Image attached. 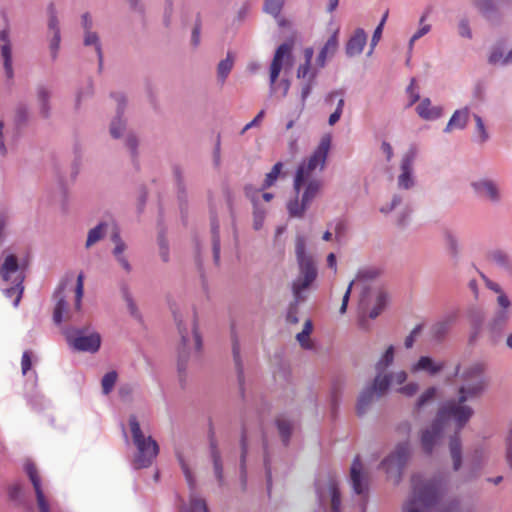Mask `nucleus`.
I'll return each mask as SVG.
<instances>
[{
  "mask_svg": "<svg viewBox=\"0 0 512 512\" xmlns=\"http://www.w3.org/2000/svg\"><path fill=\"white\" fill-rule=\"evenodd\" d=\"M488 366L485 362L476 361L461 369V364L455 366L453 376L459 377L461 384L457 388V394L474 400L483 396L490 386V377L487 373Z\"/></svg>",
  "mask_w": 512,
  "mask_h": 512,
  "instance_id": "f257e3e1",
  "label": "nucleus"
},
{
  "mask_svg": "<svg viewBox=\"0 0 512 512\" xmlns=\"http://www.w3.org/2000/svg\"><path fill=\"white\" fill-rule=\"evenodd\" d=\"M132 441L136 453L132 462L134 469H143L151 466L159 453V445L152 436H145L140 427L137 416L132 414L128 419Z\"/></svg>",
  "mask_w": 512,
  "mask_h": 512,
  "instance_id": "f03ea898",
  "label": "nucleus"
},
{
  "mask_svg": "<svg viewBox=\"0 0 512 512\" xmlns=\"http://www.w3.org/2000/svg\"><path fill=\"white\" fill-rule=\"evenodd\" d=\"M470 401L466 396L457 394V398L445 401L436 416L441 419L445 426V422L452 420L455 422L458 431L463 429L474 415V409L466 403Z\"/></svg>",
  "mask_w": 512,
  "mask_h": 512,
  "instance_id": "7ed1b4c3",
  "label": "nucleus"
},
{
  "mask_svg": "<svg viewBox=\"0 0 512 512\" xmlns=\"http://www.w3.org/2000/svg\"><path fill=\"white\" fill-rule=\"evenodd\" d=\"M410 457L407 441L400 442L379 464V469L387 475V480H402V473Z\"/></svg>",
  "mask_w": 512,
  "mask_h": 512,
  "instance_id": "20e7f679",
  "label": "nucleus"
},
{
  "mask_svg": "<svg viewBox=\"0 0 512 512\" xmlns=\"http://www.w3.org/2000/svg\"><path fill=\"white\" fill-rule=\"evenodd\" d=\"M67 344L77 352L94 354L101 347V336L98 332L86 334L85 329L67 327L63 330Z\"/></svg>",
  "mask_w": 512,
  "mask_h": 512,
  "instance_id": "39448f33",
  "label": "nucleus"
},
{
  "mask_svg": "<svg viewBox=\"0 0 512 512\" xmlns=\"http://www.w3.org/2000/svg\"><path fill=\"white\" fill-rule=\"evenodd\" d=\"M304 186V191L295 193L294 198L286 204V209L291 218H303L305 211L321 190L322 182L319 179H311Z\"/></svg>",
  "mask_w": 512,
  "mask_h": 512,
  "instance_id": "423d86ee",
  "label": "nucleus"
},
{
  "mask_svg": "<svg viewBox=\"0 0 512 512\" xmlns=\"http://www.w3.org/2000/svg\"><path fill=\"white\" fill-rule=\"evenodd\" d=\"M173 317L176 323L181 344L178 350V362H177V370L179 374V381L182 387H184L186 369L189 359V348H190V336L188 333V329L186 325L183 323L182 316L175 310H173Z\"/></svg>",
  "mask_w": 512,
  "mask_h": 512,
  "instance_id": "0eeeda50",
  "label": "nucleus"
},
{
  "mask_svg": "<svg viewBox=\"0 0 512 512\" xmlns=\"http://www.w3.org/2000/svg\"><path fill=\"white\" fill-rule=\"evenodd\" d=\"M497 309L488 323V329L494 337H500L505 330L512 312V302L509 296H497Z\"/></svg>",
  "mask_w": 512,
  "mask_h": 512,
  "instance_id": "6e6552de",
  "label": "nucleus"
},
{
  "mask_svg": "<svg viewBox=\"0 0 512 512\" xmlns=\"http://www.w3.org/2000/svg\"><path fill=\"white\" fill-rule=\"evenodd\" d=\"M295 255L300 272L299 276L315 281L318 271L313 257L306 250V239L302 235H297L295 239Z\"/></svg>",
  "mask_w": 512,
  "mask_h": 512,
  "instance_id": "1a4fd4ad",
  "label": "nucleus"
},
{
  "mask_svg": "<svg viewBox=\"0 0 512 512\" xmlns=\"http://www.w3.org/2000/svg\"><path fill=\"white\" fill-rule=\"evenodd\" d=\"M471 188L480 199L488 201L492 205H498L502 201V192L498 181L482 177L471 182Z\"/></svg>",
  "mask_w": 512,
  "mask_h": 512,
  "instance_id": "9d476101",
  "label": "nucleus"
},
{
  "mask_svg": "<svg viewBox=\"0 0 512 512\" xmlns=\"http://www.w3.org/2000/svg\"><path fill=\"white\" fill-rule=\"evenodd\" d=\"M417 150L414 146H411L402 156L400 170L401 173L397 178V186L402 190H409L416 184L413 164L416 159Z\"/></svg>",
  "mask_w": 512,
  "mask_h": 512,
  "instance_id": "9b49d317",
  "label": "nucleus"
},
{
  "mask_svg": "<svg viewBox=\"0 0 512 512\" xmlns=\"http://www.w3.org/2000/svg\"><path fill=\"white\" fill-rule=\"evenodd\" d=\"M292 59V44L287 42L280 44L274 53L269 71V92L276 90V81L284 66V60Z\"/></svg>",
  "mask_w": 512,
  "mask_h": 512,
  "instance_id": "f8f14e48",
  "label": "nucleus"
},
{
  "mask_svg": "<svg viewBox=\"0 0 512 512\" xmlns=\"http://www.w3.org/2000/svg\"><path fill=\"white\" fill-rule=\"evenodd\" d=\"M444 425L437 416L432 420L430 426L421 431L420 443L426 455H431L444 432Z\"/></svg>",
  "mask_w": 512,
  "mask_h": 512,
  "instance_id": "ddd939ff",
  "label": "nucleus"
},
{
  "mask_svg": "<svg viewBox=\"0 0 512 512\" xmlns=\"http://www.w3.org/2000/svg\"><path fill=\"white\" fill-rule=\"evenodd\" d=\"M482 17L490 23H499L501 20L500 7L512 6V0H473Z\"/></svg>",
  "mask_w": 512,
  "mask_h": 512,
  "instance_id": "4468645a",
  "label": "nucleus"
},
{
  "mask_svg": "<svg viewBox=\"0 0 512 512\" xmlns=\"http://www.w3.org/2000/svg\"><path fill=\"white\" fill-rule=\"evenodd\" d=\"M110 96L117 102L116 116L110 124V134L113 138L118 139L123 135L126 128V121L123 116L127 101L125 95L120 92H112Z\"/></svg>",
  "mask_w": 512,
  "mask_h": 512,
  "instance_id": "2eb2a0df",
  "label": "nucleus"
},
{
  "mask_svg": "<svg viewBox=\"0 0 512 512\" xmlns=\"http://www.w3.org/2000/svg\"><path fill=\"white\" fill-rule=\"evenodd\" d=\"M458 319V312L451 310L443 314L430 328V334L436 342H442Z\"/></svg>",
  "mask_w": 512,
  "mask_h": 512,
  "instance_id": "dca6fc26",
  "label": "nucleus"
},
{
  "mask_svg": "<svg viewBox=\"0 0 512 512\" xmlns=\"http://www.w3.org/2000/svg\"><path fill=\"white\" fill-rule=\"evenodd\" d=\"M26 265L20 264L18 257L8 254L0 267V276L4 282L16 281L18 277L25 279Z\"/></svg>",
  "mask_w": 512,
  "mask_h": 512,
  "instance_id": "f3484780",
  "label": "nucleus"
},
{
  "mask_svg": "<svg viewBox=\"0 0 512 512\" xmlns=\"http://www.w3.org/2000/svg\"><path fill=\"white\" fill-rule=\"evenodd\" d=\"M317 492L321 505L324 506L329 503V512H340L341 499L336 482H326L324 486H319L317 488Z\"/></svg>",
  "mask_w": 512,
  "mask_h": 512,
  "instance_id": "a211bd4d",
  "label": "nucleus"
},
{
  "mask_svg": "<svg viewBox=\"0 0 512 512\" xmlns=\"http://www.w3.org/2000/svg\"><path fill=\"white\" fill-rule=\"evenodd\" d=\"M331 146V138L329 135H326L321 138L320 143L313 151L312 155L305 162V165L308 167V170H315L318 166H320V170H323L328 152Z\"/></svg>",
  "mask_w": 512,
  "mask_h": 512,
  "instance_id": "6ab92c4d",
  "label": "nucleus"
},
{
  "mask_svg": "<svg viewBox=\"0 0 512 512\" xmlns=\"http://www.w3.org/2000/svg\"><path fill=\"white\" fill-rule=\"evenodd\" d=\"M231 341H232V356L235 364V369L237 373V381L239 385V390L242 398L245 396L244 384H245V376H244V365L241 358V349L240 342L234 327L231 329Z\"/></svg>",
  "mask_w": 512,
  "mask_h": 512,
  "instance_id": "aec40b11",
  "label": "nucleus"
},
{
  "mask_svg": "<svg viewBox=\"0 0 512 512\" xmlns=\"http://www.w3.org/2000/svg\"><path fill=\"white\" fill-rule=\"evenodd\" d=\"M1 57L3 59V68L7 79L11 80L14 77L13 60H12V46L10 42L9 30L2 29L0 31Z\"/></svg>",
  "mask_w": 512,
  "mask_h": 512,
  "instance_id": "412c9836",
  "label": "nucleus"
},
{
  "mask_svg": "<svg viewBox=\"0 0 512 512\" xmlns=\"http://www.w3.org/2000/svg\"><path fill=\"white\" fill-rule=\"evenodd\" d=\"M445 367L444 361H436L433 357L429 355H423L418 358V360L412 364L411 372H426L430 376H435L439 374Z\"/></svg>",
  "mask_w": 512,
  "mask_h": 512,
  "instance_id": "4be33fe9",
  "label": "nucleus"
},
{
  "mask_svg": "<svg viewBox=\"0 0 512 512\" xmlns=\"http://www.w3.org/2000/svg\"><path fill=\"white\" fill-rule=\"evenodd\" d=\"M173 176L176 185L179 208L181 211L182 218L184 219L188 209V194L185 185L184 175L179 165L173 166Z\"/></svg>",
  "mask_w": 512,
  "mask_h": 512,
  "instance_id": "5701e85b",
  "label": "nucleus"
},
{
  "mask_svg": "<svg viewBox=\"0 0 512 512\" xmlns=\"http://www.w3.org/2000/svg\"><path fill=\"white\" fill-rule=\"evenodd\" d=\"M367 43V35L363 28H357L349 37L345 45V53L348 57L360 55Z\"/></svg>",
  "mask_w": 512,
  "mask_h": 512,
  "instance_id": "b1692460",
  "label": "nucleus"
},
{
  "mask_svg": "<svg viewBox=\"0 0 512 512\" xmlns=\"http://www.w3.org/2000/svg\"><path fill=\"white\" fill-rule=\"evenodd\" d=\"M505 41H497L491 48L488 63L490 65L507 66L512 63V48L504 55Z\"/></svg>",
  "mask_w": 512,
  "mask_h": 512,
  "instance_id": "393cba45",
  "label": "nucleus"
},
{
  "mask_svg": "<svg viewBox=\"0 0 512 512\" xmlns=\"http://www.w3.org/2000/svg\"><path fill=\"white\" fill-rule=\"evenodd\" d=\"M416 112L420 118L426 121H435L443 116L442 106H432L428 97L422 98L416 107Z\"/></svg>",
  "mask_w": 512,
  "mask_h": 512,
  "instance_id": "a878e982",
  "label": "nucleus"
},
{
  "mask_svg": "<svg viewBox=\"0 0 512 512\" xmlns=\"http://www.w3.org/2000/svg\"><path fill=\"white\" fill-rule=\"evenodd\" d=\"M494 265L507 276L512 277V256L503 249H493L488 254Z\"/></svg>",
  "mask_w": 512,
  "mask_h": 512,
  "instance_id": "bb28decb",
  "label": "nucleus"
},
{
  "mask_svg": "<svg viewBox=\"0 0 512 512\" xmlns=\"http://www.w3.org/2000/svg\"><path fill=\"white\" fill-rule=\"evenodd\" d=\"M338 47V30L330 35L325 44L319 51V54L316 57V69H321L326 66L327 57L330 54L331 56L335 53Z\"/></svg>",
  "mask_w": 512,
  "mask_h": 512,
  "instance_id": "cd10ccee",
  "label": "nucleus"
},
{
  "mask_svg": "<svg viewBox=\"0 0 512 512\" xmlns=\"http://www.w3.org/2000/svg\"><path fill=\"white\" fill-rule=\"evenodd\" d=\"M469 119V108L464 107L454 111L447 125L443 129L444 133H450L453 129L463 130L466 128Z\"/></svg>",
  "mask_w": 512,
  "mask_h": 512,
  "instance_id": "c85d7f7f",
  "label": "nucleus"
},
{
  "mask_svg": "<svg viewBox=\"0 0 512 512\" xmlns=\"http://www.w3.org/2000/svg\"><path fill=\"white\" fill-rule=\"evenodd\" d=\"M486 461L485 450L482 447H475L466 455L465 465L471 473L482 469Z\"/></svg>",
  "mask_w": 512,
  "mask_h": 512,
  "instance_id": "c756f323",
  "label": "nucleus"
},
{
  "mask_svg": "<svg viewBox=\"0 0 512 512\" xmlns=\"http://www.w3.org/2000/svg\"><path fill=\"white\" fill-rule=\"evenodd\" d=\"M211 222V234H212V252H213V260L216 265L219 264L220 261V225L219 220L214 211H211L210 215Z\"/></svg>",
  "mask_w": 512,
  "mask_h": 512,
  "instance_id": "7c9ffc66",
  "label": "nucleus"
},
{
  "mask_svg": "<svg viewBox=\"0 0 512 512\" xmlns=\"http://www.w3.org/2000/svg\"><path fill=\"white\" fill-rule=\"evenodd\" d=\"M393 381V373L376 372L372 384L369 386L377 397L384 395Z\"/></svg>",
  "mask_w": 512,
  "mask_h": 512,
  "instance_id": "2f4dec72",
  "label": "nucleus"
},
{
  "mask_svg": "<svg viewBox=\"0 0 512 512\" xmlns=\"http://www.w3.org/2000/svg\"><path fill=\"white\" fill-rule=\"evenodd\" d=\"M248 435L245 424H242L240 435V479L247 480L246 460L248 454Z\"/></svg>",
  "mask_w": 512,
  "mask_h": 512,
  "instance_id": "473e14b6",
  "label": "nucleus"
},
{
  "mask_svg": "<svg viewBox=\"0 0 512 512\" xmlns=\"http://www.w3.org/2000/svg\"><path fill=\"white\" fill-rule=\"evenodd\" d=\"M209 460L213 467V472L216 480H223L224 467L223 458L219 446H213L208 449Z\"/></svg>",
  "mask_w": 512,
  "mask_h": 512,
  "instance_id": "72a5a7b5",
  "label": "nucleus"
},
{
  "mask_svg": "<svg viewBox=\"0 0 512 512\" xmlns=\"http://www.w3.org/2000/svg\"><path fill=\"white\" fill-rule=\"evenodd\" d=\"M83 44L85 46H94L98 58V70L101 72L103 68V52L99 35L92 30L84 32Z\"/></svg>",
  "mask_w": 512,
  "mask_h": 512,
  "instance_id": "f704fd0d",
  "label": "nucleus"
},
{
  "mask_svg": "<svg viewBox=\"0 0 512 512\" xmlns=\"http://www.w3.org/2000/svg\"><path fill=\"white\" fill-rule=\"evenodd\" d=\"M10 282L12 285L10 287L3 288L2 291L7 298L13 299V306L18 307L24 291L23 277H18L16 281Z\"/></svg>",
  "mask_w": 512,
  "mask_h": 512,
  "instance_id": "c9c22d12",
  "label": "nucleus"
},
{
  "mask_svg": "<svg viewBox=\"0 0 512 512\" xmlns=\"http://www.w3.org/2000/svg\"><path fill=\"white\" fill-rule=\"evenodd\" d=\"M51 92L44 85H39L37 88V98L39 101L40 115L44 119H48L51 115L50 106Z\"/></svg>",
  "mask_w": 512,
  "mask_h": 512,
  "instance_id": "e433bc0d",
  "label": "nucleus"
},
{
  "mask_svg": "<svg viewBox=\"0 0 512 512\" xmlns=\"http://www.w3.org/2000/svg\"><path fill=\"white\" fill-rule=\"evenodd\" d=\"M449 450L453 462V469L455 471L460 470L463 464L462 459V444L461 440L457 435L451 436L449 440Z\"/></svg>",
  "mask_w": 512,
  "mask_h": 512,
  "instance_id": "4c0bfd02",
  "label": "nucleus"
},
{
  "mask_svg": "<svg viewBox=\"0 0 512 512\" xmlns=\"http://www.w3.org/2000/svg\"><path fill=\"white\" fill-rule=\"evenodd\" d=\"M313 170H308V167L305 165V161H302L295 172L293 179V191L294 193L301 192L303 185H305L310 179L311 172Z\"/></svg>",
  "mask_w": 512,
  "mask_h": 512,
  "instance_id": "58836bf2",
  "label": "nucleus"
},
{
  "mask_svg": "<svg viewBox=\"0 0 512 512\" xmlns=\"http://www.w3.org/2000/svg\"><path fill=\"white\" fill-rule=\"evenodd\" d=\"M374 391L370 389L369 386H366L359 394L357 399V405H356V411L357 415L362 417L364 414H366L368 408L372 404L374 397H375Z\"/></svg>",
  "mask_w": 512,
  "mask_h": 512,
  "instance_id": "ea45409f",
  "label": "nucleus"
},
{
  "mask_svg": "<svg viewBox=\"0 0 512 512\" xmlns=\"http://www.w3.org/2000/svg\"><path fill=\"white\" fill-rule=\"evenodd\" d=\"M109 224L106 221H100L95 227L90 229L85 243L86 248H90L95 243L102 240L107 234Z\"/></svg>",
  "mask_w": 512,
  "mask_h": 512,
  "instance_id": "a19ab883",
  "label": "nucleus"
},
{
  "mask_svg": "<svg viewBox=\"0 0 512 512\" xmlns=\"http://www.w3.org/2000/svg\"><path fill=\"white\" fill-rule=\"evenodd\" d=\"M313 283V280H308L307 278L300 276L294 279L291 285L294 300L302 302L305 299L303 292L307 290Z\"/></svg>",
  "mask_w": 512,
  "mask_h": 512,
  "instance_id": "79ce46f5",
  "label": "nucleus"
},
{
  "mask_svg": "<svg viewBox=\"0 0 512 512\" xmlns=\"http://www.w3.org/2000/svg\"><path fill=\"white\" fill-rule=\"evenodd\" d=\"M389 301L388 293L383 290H378L376 292L375 304L373 308L369 311L368 316L370 319H376L382 311L387 307Z\"/></svg>",
  "mask_w": 512,
  "mask_h": 512,
  "instance_id": "37998d69",
  "label": "nucleus"
},
{
  "mask_svg": "<svg viewBox=\"0 0 512 512\" xmlns=\"http://www.w3.org/2000/svg\"><path fill=\"white\" fill-rule=\"evenodd\" d=\"M234 64V58L230 52L225 59H222L217 66V77L221 83H224L229 76Z\"/></svg>",
  "mask_w": 512,
  "mask_h": 512,
  "instance_id": "c03bdc74",
  "label": "nucleus"
},
{
  "mask_svg": "<svg viewBox=\"0 0 512 512\" xmlns=\"http://www.w3.org/2000/svg\"><path fill=\"white\" fill-rule=\"evenodd\" d=\"M395 355V347L393 345H389L380 359L375 364L376 372H385L386 368L392 365L394 361Z\"/></svg>",
  "mask_w": 512,
  "mask_h": 512,
  "instance_id": "a18cd8bd",
  "label": "nucleus"
},
{
  "mask_svg": "<svg viewBox=\"0 0 512 512\" xmlns=\"http://www.w3.org/2000/svg\"><path fill=\"white\" fill-rule=\"evenodd\" d=\"M275 425L278 429L283 445L287 447L290 443V438L292 435L291 423L288 420L277 418L275 420Z\"/></svg>",
  "mask_w": 512,
  "mask_h": 512,
  "instance_id": "49530a36",
  "label": "nucleus"
},
{
  "mask_svg": "<svg viewBox=\"0 0 512 512\" xmlns=\"http://www.w3.org/2000/svg\"><path fill=\"white\" fill-rule=\"evenodd\" d=\"M29 120V108L26 103H19L15 110L14 122L18 130L25 127Z\"/></svg>",
  "mask_w": 512,
  "mask_h": 512,
  "instance_id": "de8ad7c7",
  "label": "nucleus"
},
{
  "mask_svg": "<svg viewBox=\"0 0 512 512\" xmlns=\"http://www.w3.org/2000/svg\"><path fill=\"white\" fill-rule=\"evenodd\" d=\"M318 73H319L318 69H314L313 72L311 73V75L308 77V79L305 80L301 86L300 99H301L302 107L305 106L306 100L308 99V97L310 96V94L312 92V89L316 83V78L318 76Z\"/></svg>",
  "mask_w": 512,
  "mask_h": 512,
  "instance_id": "09e8293b",
  "label": "nucleus"
},
{
  "mask_svg": "<svg viewBox=\"0 0 512 512\" xmlns=\"http://www.w3.org/2000/svg\"><path fill=\"white\" fill-rule=\"evenodd\" d=\"M444 239L451 257L457 260L460 254V245L457 236L450 230H446L444 232Z\"/></svg>",
  "mask_w": 512,
  "mask_h": 512,
  "instance_id": "8fccbe9b",
  "label": "nucleus"
},
{
  "mask_svg": "<svg viewBox=\"0 0 512 512\" xmlns=\"http://www.w3.org/2000/svg\"><path fill=\"white\" fill-rule=\"evenodd\" d=\"M118 373L116 370H111L105 373L101 379V387L103 395H109L117 382Z\"/></svg>",
  "mask_w": 512,
  "mask_h": 512,
  "instance_id": "3c124183",
  "label": "nucleus"
},
{
  "mask_svg": "<svg viewBox=\"0 0 512 512\" xmlns=\"http://www.w3.org/2000/svg\"><path fill=\"white\" fill-rule=\"evenodd\" d=\"M282 168H283L282 162L279 161V162L275 163L273 165L271 171L266 174V177L260 187V190H266L269 187L273 186L275 184V182L277 181V179L282 171Z\"/></svg>",
  "mask_w": 512,
  "mask_h": 512,
  "instance_id": "603ef678",
  "label": "nucleus"
},
{
  "mask_svg": "<svg viewBox=\"0 0 512 512\" xmlns=\"http://www.w3.org/2000/svg\"><path fill=\"white\" fill-rule=\"evenodd\" d=\"M67 301L64 296L58 298L53 310V322L59 326L64 321V315L67 312Z\"/></svg>",
  "mask_w": 512,
  "mask_h": 512,
  "instance_id": "864d4df0",
  "label": "nucleus"
},
{
  "mask_svg": "<svg viewBox=\"0 0 512 512\" xmlns=\"http://www.w3.org/2000/svg\"><path fill=\"white\" fill-rule=\"evenodd\" d=\"M473 118L476 124V130L478 135L475 137L474 141L478 144H484L489 139V134L486 130L484 121L482 117L478 114H473Z\"/></svg>",
  "mask_w": 512,
  "mask_h": 512,
  "instance_id": "5fc2aeb1",
  "label": "nucleus"
},
{
  "mask_svg": "<svg viewBox=\"0 0 512 512\" xmlns=\"http://www.w3.org/2000/svg\"><path fill=\"white\" fill-rule=\"evenodd\" d=\"M284 0H265L263 4V11L274 18H277L283 9Z\"/></svg>",
  "mask_w": 512,
  "mask_h": 512,
  "instance_id": "6e6d98bb",
  "label": "nucleus"
},
{
  "mask_svg": "<svg viewBox=\"0 0 512 512\" xmlns=\"http://www.w3.org/2000/svg\"><path fill=\"white\" fill-rule=\"evenodd\" d=\"M437 391H438L437 387H435V386L428 387L418 397V399L415 403V408L417 410L422 409L426 404H428L430 401H432L436 397Z\"/></svg>",
  "mask_w": 512,
  "mask_h": 512,
  "instance_id": "4d7b16f0",
  "label": "nucleus"
},
{
  "mask_svg": "<svg viewBox=\"0 0 512 512\" xmlns=\"http://www.w3.org/2000/svg\"><path fill=\"white\" fill-rule=\"evenodd\" d=\"M32 483H33L35 493H36V499H37V505H38L39 512H50L49 503H48V501L44 495V492L41 488V485H40L41 482H32Z\"/></svg>",
  "mask_w": 512,
  "mask_h": 512,
  "instance_id": "13d9d810",
  "label": "nucleus"
},
{
  "mask_svg": "<svg viewBox=\"0 0 512 512\" xmlns=\"http://www.w3.org/2000/svg\"><path fill=\"white\" fill-rule=\"evenodd\" d=\"M312 329H313V324H312V321L310 319H308L304 326H303V329L301 332H299L297 335H296V339L297 341L299 342V344L301 345V347L305 348V349H309L311 346L308 342V337L309 335L311 334L312 332Z\"/></svg>",
  "mask_w": 512,
  "mask_h": 512,
  "instance_id": "bf43d9fd",
  "label": "nucleus"
},
{
  "mask_svg": "<svg viewBox=\"0 0 512 512\" xmlns=\"http://www.w3.org/2000/svg\"><path fill=\"white\" fill-rule=\"evenodd\" d=\"M83 295H84V273L80 272L77 276L76 287H75L74 306L77 311L81 310Z\"/></svg>",
  "mask_w": 512,
  "mask_h": 512,
  "instance_id": "052dcab7",
  "label": "nucleus"
},
{
  "mask_svg": "<svg viewBox=\"0 0 512 512\" xmlns=\"http://www.w3.org/2000/svg\"><path fill=\"white\" fill-rule=\"evenodd\" d=\"M48 11V28L54 33L61 34L59 27V20L57 17V11L53 3H50L47 8Z\"/></svg>",
  "mask_w": 512,
  "mask_h": 512,
  "instance_id": "680f3d73",
  "label": "nucleus"
},
{
  "mask_svg": "<svg viewBox=\"0 0 512 512\" xmlns=\"http://www.w3.org/2000/svg\"><path fill=\"white\" fill-rule=\"evenodd\" d=\"M380 273V269L376 267L361 268L357 272L356 279L359 281H369L377 278Z\"/></svg>",
  "mask_w": 512,
  "mask_h": 512,
  "instance_id": "e2e57ef3",
  "label": "nucleus"
},
{
  "mask_svg": "<svg viewBox=\"0 0 512 512\" xmlns=\"http://www.w3.org/2000/svg\"><path fill=\"white\" fill-rule=\"evenodd\" d=\"M185 512H210L205 499L191 495L189 509Z\"/></svg>",
  "mask_w": 512,
  "mask_h": 512,
  "instance_id": "0e129e2a",
  "label": "nucleus"
},
{
  "mask_svg": "<svg viewBox=\"0 0 512 512\" xmlns=\"http://www.w3.org/2000/svg\"><path fill=\"white\" fill-rule=\"evenodd\" d=\"M349 480H365L363 478V466L359 455H356L352 461Z\"/></svg>",
  "mask_w": 512,
  "mask_h": 512,
  "instance_id": "69168bd1",
  "label": "nucleus"
},
{
  "mask_svg": "<svg viewBox=\"0 0 512 512\" xmlns=\"http://www.w3.org/2000/svg\"><path fill=\"white\" fill-rule=\"evenodd\" d=\"M93 94V83L89 80L84 88H81L76 93L75 108L79 109L82 99L90 97Z\"/></svg>",
  "mask_w": 512,
  "mask_h": 512,
  "instance_id": "338daca9",
  "label": "nucleus"
},
{
  "mask_svg": "<svg viewBox=\"0 0 512 512\" xmlns=\"http://www.w3.org/2000/svg\"><path fill=\"white\" fill-rule=\"evenodd\" d=\"M253 207V228L260 230L264 224L266 213L263 209L259 208L258 204H255Z\"/></svg>",
  "mask_w": 512,
  "mask_h": 512,
  "instance_id": "774afa93",
  "label": "nucleus"
}]
</instances>
